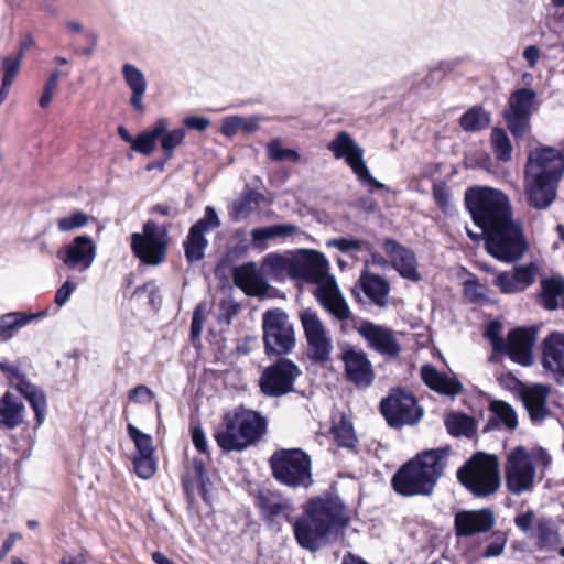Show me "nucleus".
I'll use <instances>...</instances> for the list:
<instances>
[{
	"label": "nucleus",
	"mask_w": 564,
	"mask_h": 564,
	"mask_svg": "<svg viewBox=\"0 0 564 564\" xmlns=\"http://www.w3.org/2000/svg\"><path fill=\"white\" fill-rule=\"evenodd\" d=\"M495 525V514L488 508L462 510L455 514L454 529L457 536H471L489 532Z\"/></svg>",
	"instance_id": "393cba45"
},
{
	"label": "nucleus",
	"mask_w": 564,
	"mask_h": 564,
	"mask_svg": "<svg viewBox=\"0 0 564 564\" xmlns=\"http://www.w3.org/2000/svg\"><path fill=\"white\" fill-rule=\"evenodd\" d=\"M268 155L272 161H292L296 162L300 158L299 153L292 149H283L278 140L268 144Z\"/></svg>",
	"instance_id": "bf43d9fd"
},
{
	"label": "nucleus",
	"mask_w": 564,
	"mask_h": 564,
	"mask_svg": "<svg viewBox=\"0 0 564 564\" xmlns=\"http://www.w3.org/2000/svg\"><path fill=\"white\" fill-rule=\"evenodd\" d=\"M459 124L464 131L476 132L481 131L490 124V113L484 108H468L460 117Z\"/></svg>",
	"instance_id": "a18cd8bd"
},
{
	"label": "nucleus",
	"mask_w": 564,
	"mask_h": 564,
	"mask_svg": "<svg viewBox=\"0 0 564 564\" xmlns=\"http://www.w3.org/2000/svg\"><path fill=\"white\" fill-rule=\"evenodd\" d=\"M507 543L506 534L501 531H496L491 535V540L482 552V557H495L502 553Z\"/></svg>",
	"instance_id": "052dcab7"
},
{
	"label": "nucleus",
	"mask_w": 564,
	"mask_h": 564,
	"mask_svg": "<svg viewBox=\"0 0 564 564\" xmlns=\"http://www.w3.org/2000/svg\"><path fill=\"white\" fill-rule=\"evenodd\" d=\"M268 431V420L259 411L239 405L227 411L214 432L218 447L225 452H242L259 443Z\"/></svg>",
	"instance_id": "20e7f679"
},
{
	"label": "nucleus",
	"mask_w": 564,
	"mask_h": 564,
	"mask_svg": "<svg viewBox=\"0 0 564 564\" xmlns=\"http://www.w3.org/2000/svg\"><path fill=\"white\" fill-rule=\"evenodd\" d=\"M490 143L496 159L500 162H508L512 156V144L507 132L502 128H494L490 135Z\"/></svg>",
	"instance_id": "09e8293b"
},
{
	"label": "nucleus",
	"mask_w": 564,
	"mask_h": 564,
	"mask_svg": "<svg viewBox=\"0 0 564 564\" xmlns=\"http://www.w3.org/2000/svg\"><path fill=\"white\" fill-rule=\"evenodd\" d=\"M550 392L551 387L547 384H534L522 391V402L532 422L541 423L550 415L547 408Z\"/></svg>",
	"instance_id": "c85d7f7f"
},
{
	"label": "nucleus",
	"mask_w": 564,
	"mask_h": 564,
	"mask_svg": "<svg viewBox=\"0 0 564 564\" xmlns=\"http://www.w3.org/2000/svg\"><path fill=\"white\" fill-rule=\"evenodd\" d=\"M127 430L137 448L134 455L154 454L152 437L149 434L141 432L132 424H128Z\"/></svg>",
	"instance_id": "5fc2aeb1"
},
{
	"label": "nucleus",
	"mask_w": 564,
	"mask_h": 564,
	"mask_svg": "<svg viewBox=\"0 0 564 564\" xmlns=\"http://www.w3.org/2000/svg\"><path fill=\"white\" fill-rule=\"evenodd\" d=\"M36 318L35 314H26L23 312H11L0 316V339L10 340L15 333L29 325Z\"/></svg>",
	"instance_id": "c03bdc74"
},
{
	"label": "nucleus",
	"mask_w": 564,
	"mask_h": 564,
	"mask_svg": "<svg viewBox=\"0 0 564 564\" xmlns=\"http://www.w3.org/2000/svg\"><path fill=\"white\" fill-rule=\"evenodd\" d=\"M357 178L365 185L369 186V192L373 193L375 191L382 189L384 185L379 182L377 178H375L369 169L367 167L366 163H362L357 170L354 171Z\"/></svg>",
	"instance_id": "0e129e2a"
},
{
	"label": "nucleus",
	"mask_w": 564,
	"mask_h": 564,
	"mask_svg": "<svg viewBox=\"0 0 564 564\" xmlns=\"http://www.w3.org/2000/svg\"><path fill=\"white\" fill-rule=\"evenodd\" d=\"M383 250L390 258L392 267L402 278L411 281L420 280L421 276L417 272L416 257L411 249L402 246L392 238H386L383 241Z\"/></svg>",
	"instance_id": "a878e982"
},
{
	"label": "nucleus",
	"mask_w": 564,
	"mask_h": 564,
	"mask_svg": "<svg viewBox=\"0 0 564 564\" xmlns=\"http://www.w3.org/2000/svg\"><path fill=\"white\" fill-rule=\"evenodd\" d=\"M364 293L378 306L387 305V296L390 291L389 283L380 275L364 272L360 276Z\"/></svg>",
	"instance_id": "4c0bfd02"
},
{
	"label": "nucleus",
	"mask_w": 564,
	"mask_h": 564,
	"mask_svg": "<svg viewBox=\"0 0 564 564\" xmlns=\"http://www.w3.org/2000/svg\"><path fill=\"white\" fill-rule=\"evenodd\" d=\"M451 447L424 449L392 476L393 490L403 497L430 496L447 467Z\"/></svg>",
	"instance_id": "f03ea898"
},
{
	"label": "nucleus",
	"mask_w": 564,
	"mask_h": 564,
	"mask_svg": "<svg viewBox=\"0 0 564 564\" xmlns=\"http://www.w3.org/2000/svg\"><path fill=\"white\" fill-rule=\"evenodd\" d=\"M536 544L539 549H552L560 543V534L551 519H539L535 525Z\"/></svg>",
	"instance_id": "49530a36"
},
{
	"label": "nucleus",
	"mask_w": 564,
	"mask_h": 564,
	"mask_svg": "<svg viewBox=\"0 0 564 564\" xmlns=\"http://www.w3.org/2000/svg\"><path fill=\"white\" fill-rule=\"evenodd\" d=\"M340 360L344 364V376L348 382L358 389H367L373 383L376 373L364 350L347 347L343 350Z\"/></svg>",
	"instance_id": "aec40b11"
},
{
	"label": "nucleus",
	"mask_w": 564,
	"mask_h": 564,
	"mask_svg": "<svg viewBox=\"0 0 564 564\" xmlns=\"http://www.w3.org/2000/svg\"><path fill=\"white\" fill-rule=\"evenodd\" d=\"M541 365L556 383L564 380V333L552 332L542 341Z\"/></svg>",
	"instance_id": "5701e85b"
},
{
	"label": "nucleus",
	"mask_w": 564,
	"mask_h": 564,
	"mask_svg": "<svg viewBox=\"0 0 564 564\" xmlns=\"http://www.w3.org/2000/svg\"><path fill=\"white\" fill-rule=\"evenodd\" d=\"M254 506L258 508L261 519L270 528L280 529L281 520L291 521L294 508L289 499L278 490H259L254 497Z\"/></svg>",
	"instance_id": "a211bd4d"
},
{
	"label": "nucleus",
	"mask_w": 564,
	"mask_h": 564,
	"mask_svg": "<svg viewBox=\"0 0 564 564\" xmlns=\"http://www.w3.org/2000/svg\"><path fill=\"white\" fill-rule=\"evenodd\" d=\"M272 477L290 488H308L313 484L312 460L301 448H279L269 458Z\"/></svg>",
	"instance_id": "0eeeda50"
},
{
	"label": "nucleus",
	"mask_w": 564,
	"mask_h": 564,
	"mask_svg": "<svg viewBox=\"0 0 564 564\" xmlns=\"http://www.w3.org/2000/svg\"><path fill=\"white\" fill-rule=\"evenodd\" d=\"M314 295L336 319L345 322L351 318L350 308L334 280L321 284Z\"/></svg>",
	"instance_id": "bb28decb"
},
{
	"label": "nucleus",
	"mask_w": 564,
	"mask_h": 564,
	"mask_svg": "<svg viewBox=\"0 0 564 564\" xmlns=\"http://www.w3.org/2000/svg\"><path fill=\"white\" fill-rule=\"evenodd\" d=\"M380 412L389 426L394 429L413 425L423 415V410L414 394L404 388L391 389L388 397L380 402Z\"/></svg>",
	"instance_id": "9b49d317"
},
{
	"label": "nucleus",
	"mask_w": 564,
	"mask_h": 564,
	"mask_svg": "<svg viewBox=\"0 0 564 564\" xmlns=\"http://www.w3.org/2000/svg\"><path fill=\"white\" fill-rule=\"evenodd\" d=\"M364 241L356 238H336L327 242L328 246L337 248L341 252L361 250Z\"/></svg>",
	"instance_id": "338daca9"
},
{
	"label": "nucleus",
	"mask_w": 564,
	"mask_h": 564,
	"mask_svg": "<svg viewBox=\"0 0 564 564\" xmlns=\"http://www.w3.org/2000/svg\"><path fill=\"white\" fill-rule=\"evenodd\" d=\"M232 280L235 285L248 296L262 295L269 286L254 262L234 267Z\"/></svg>",
	"instance_id": "cd10ccee"
},
{
	"label": "nucleus",
	"mask_w": 564,
	"mask_h": 564,
	"mask_svg": "<svg viewBox=\"0 0 564 564\" xmlns=\"http://www.w3.org/2000/svg\"><path fill=\"white\" fill-rule=\"evenodd\" d=\"M296 227L291 224H279L272 225L268 227L254 228L251 231L252 242L256 246H260L264 243L269 239H274L276 237H285L295 232Z\"/></svg>",
	"instance_id": "de8ad7c7"
},
{
	"label": "nucleus",
	"mask_w": 564,
	"mask_h": 564,
	"mask_svg": "<svg viewBox=\"0 0 564 564\" xmlns=\"http://www.w3.org/2000/svg\"><path fill=\"white\" fill-rule=\"evenodd\" d=\"M462 63L463 58L460 57L438 62L430 69L429 74L424 78L426 87H432L433 85L442 82L446 74L453 72Z\"/></svg>",
	"instance_id": "603ef678"
},
{
	"label": "nucleus",
	"mask_w": 564,
	"mask_h": 564,
	"mask_svg": "<svg viewBox=\"0 0 564 564\" xmlns=\"http://www.w3.org/2000/svg\"><path fill=\"white\" fill-rule=\"evenodd\" d=\"M535 99L536 94L534 90L520 88L511 94L508 106H533Z\"/></svg>",
	"instance_id": "e2e57ef3"
},
{
	"label": "nucleus",
	"mask_w": 564,
	"mask_h": 564,
	"mask_svg": "<svg viewBox=\"0 0 564 564\" xmlns=\"http://www.w3.org/2000/svg\"><path fill=\"white\" fill-rule=\"evenodd\" d=\"M167 122L164 119L158 120L150 130L138 133L134 137L131 150L145 156L151 155L156 148L159 138L165 132Z\"/></svg>",
	"instance_id": "ea45409f"
},
{
	"label": "nucleus",
	"mask_w": 564,
	"mask_h": 564,
	"mask_svg": "<svg viewBox=\"0 0 564 564\" xmlns=\"http://www.w3.org/2000/svg\"><path fill=\"white\" fill-rule=\"evenodd\" d=\"M186 137V131L184 128H176L167 131L159 138L162 149V154L165 155L166 159H172L174 156V151L177 147H180Z\"/></svg>",
	"instance_id": "3c124183"
},
{
	"label": "nucleus",
	"mask_w": 564,
	"mask_h": 564,
	"mask_svg": "<svg viewBox=\"0 0 564 564\" xmlns=\"http://www.w3.org/2000/svg\"><path fill=\"white\" fill-rule=\"evenodd\" d=\"M507 489L513 495L532 491L535 480V466L523 446H518L507 457L505 465Z\"/></svg>",
	"instance_id": "4468645a"
},
{
	"label": "nucleus",
	"mask_w": 564,
	"mask_h": 564,
	"mask_svg": "<svg viewBox=\"0 0 564 564\" xmlns=\"http://www.w3.org/2000/svg\"><path fill=\"white\" fill-rule=\"evenodd\" d=\"M59 259L68 269L87 270L96 257V246L87 235L75 237L72 242L58 252Z\"/></svg>",
	"instance_id": "b1692460"
},
{
	"label": "nucleus",
	"mask_w": 564,
	"mask_h": 564,
	"mask_svg": "<svg viewBox=\"0 0 564 564\" xmlns=\"http://www.w3.org/2000/svg\"><path fill=\"white\" fill-rule=\"evenodd\" d=\"M432 195L435 205L443 214H447L451 208V192L447 184L443 181L434 182L432 186Z\"/></svg>",
	"instance_id": "4d7b16f0"
},
{
	"label": "nucleus",
	"mask_w": 564,
	"mask_h": 564,
	"mask_svg": "<svg viewBox=\"0 0 564 564\" xmlns=\"http://www.w3.org/2000/svg\"><path fill=\"white\" fill-rule=\"evenodd\" d=\"M10 386L14 388L31 405L35 413L36 423L40 425L46 417L47 402L44 391L33 384L25 375L19 380H10Z\"/></svg>",
	"instance_id": "2f4dec72"
},
{
	"label": "nucleus",
	"mask_w": 564,
	"mask_h": 564,
	"mask_svg": "<svg viewBox=\"0 0 564 564\" xmlns=\"http://www.w3.org/2000/svg\"><path fill=\"white\" fill-rule=\"evenodd\" d=\"M134 473L142 479L151 478L156 471V460L153 454L133 456Z\"/></svg>",
	"instance_id": "864d4df0"
},
{
	"label": "nucleus",
	"mask_w": 564,
	"mask_h": 564,
	"mask_svg": "<svg viewBox=\"0 0 564 564\" xmlns=\"http://www.w3.org/2000/svg\"><path fill=\"white\" fill-rule=\"evenodd\" d=\"M491 416L482 429V433H488L502 424L508 430H514L518 425V416L513 408L506 401H492L489 405Z\"/></svg>",
	"instance_id": "72a5a7b5"
},
{
	"label": "nucleus",
	"mask_w": 564,
	"mask_h": 564,
	"mask_svg": "<svg viewBox=\"0 0 564 564\" xmlns=\"http://www.w3.org/2000/svg\"><path fill=\"white\" fill-rule=\"evenodd\" d=\"M328 261L316 250H299L293 254L291 279L321 284L328 274Z\"/></svg>",
	"instance_id": "6ab92c4d"
},
{
	"label": "nucleus",
	"mask_w": 564,
	"mask_h": 564,
	"mask_svg": "<svg viewBox=\"0 0 564 564\" xmlns=\"http://www.w3.org/2000/svg\"><path fill=\"white\" fill-rule=\"evenodd\" d=\"M301 375V369L293 360L279 357L263 369L259 379L260 391L270 398L289 394L294 391V383Z\"/></svg>",
	"instance_id": "f8f14e48"
},
{
	"label": "nucleus",
	"mask_w": 564,
	"mask_h": 564,
	"mask_svg": "<svg viewBox=\"0 0 564 564\" xmlns=\"http://www.w3.org/2000/svg\"><path fill=\"white\" fill-rule=\"evenodd\" d=\"M541 274L540 265L531 261L524 264L513 265L511 271H501L492 280L502 294H517L531 288Z\"/></svg>",
	"instance_id": "dca6fc26"
},
{
	"label": "nucleus",
	"mask_w": 564,
	"mask_h": 564,
	"mask_svg": "<svg viewBox=\"0 0 564 564\" xmlns=\"http://www.w3.org/2000/svg\"><path fill=\"white\" fill-rule=\"evenodd\" d=\"M444 425L453 437L464 436L471 440L477 435V421L464 412H449L444 417Z\"/></svg>",
	"instance_id": "c9c22d12"
},
{
	"label": "nucleus",
	"mask_w": 564,
	"mask_h": 564,
	"mask_svg": "<svg viewBox=\"0 0 564 564\" xmlns=\"http://www.w3.org/2000/svg\"><path fill=\"white\" fill-rule=\"evenodd\" d=\"M24 411L19 398L7 391L0 399V426L8 430L18 427L23 422Z\"/></svg>",
	"instance_id": "f704fd0d"
},
{
	"label": "nucleus",
	"mask_w": 564,
	"mask_h": 564,
	"mask_svg": "<svg viewBox=\"0 0 564 564\" xmlns=\"http://www.w3.org/2000/svg\"><path fill=\"white\" fill-rule=\"evenodd\" d=\"M89 216L84 212H75L69 216L59 218L57 220V228L62 232L73 231L79 229L88 224Z\"/></svg>",
	"instance_id": "13d9d810"
},
{
	"label": "nucleus",
	"mask_w": 564,
	"mask_h": 564,
	"mask_svg": "<svg viewBox=\"0 0 564 564\" xmlns=\"http://www.w3.org/2000/svg\"><path fill=\"white\" fill-rule=\"evenodd\" d=\"M220 226L219 217L212 206L205 208L204 217L198 219L188 230L183 241L186 261L191 264L202 261L205 258V250L208 240L205 234Z\"/></svg>",
	"instance_id": "2eb2a0df"
},
{
	"label": "nucleus",
	"mask_w": 564,
	"mask_h": 564,
	"mask_svg": "<svg viewBox=\"0 0 564 564\" xmlns=\"http://www.w3.org/2000/svg\"><path fill=\"white\" fill-rule=\"evenodd\" d=\"M349 522L346 506L339 499L314 497L306 502L302 516L295 520L293 532L302 547L315 551L319 541L343 531Z\"/></svg>",
	"instance_id": "f257e3e1"
},
{
	"label": "nucleus",
	"mask_w": 564,
	"mask_h": 564,
	"mask_svg": "<svg viewBox=\"0 0 564 564\" xmlns=\"http://www.w3.org/2000/svg\"><path fill=\"white\" fill-rule=\"evenodd\" d=\"M458 481L475 497H488L500 487L498 458L482 452L475 453L457 470Z\"/></svg>",
	"instance_id": "423d86ee"
},
{
	"label": "nucleus",
	"mask_w": 564,
	"mask_h": 564,
	"mask_svg": "<svg viewBox=\"0 0 564 564\" xmlns=\"http://www.w3.org/2000/svg\"><path fill=\"white\" fill-rule=\"evenodd\" d=\"M421 379L431 390L440 394L454 397L463 390V384L458 379L438 371L431 364L422 366Z\"/></svg>",
	"instance_id": "7c9ffc66"
},
{
	"label": "nucleus",
	"mask_w": 564,
	"mask_h": 564,
	"mask_svg": "<svg viewBox=\"0 0 564 564\" xmlns=\"http://www.w3.org/2000/svg\"><path fill=\"white\" fill-rule=\"evenodd\" d=\"M263 346L268 357H283L295 347V332L289 315L281 308L268 310L262 315Z\"/></svg>",
	"instance_id": "1a4fd4ad"
},
{
	"label": "nucleus",
	"mask_w": 564,
	"mask_h": 564,
	"mask_svg": "<svg viewBox=\"0 0 564 564\" xmlns=\"http://www.w3.org/2000/svg\"><path fill=\"white\" fill-rule=\"evenodd\" d=\"M541 274L540 265L531 261L524 264L513 265L511 271H501L492 280L502 294H517L531 288Z\"/></svg>",
	"instance_id": "f3484780"
},
{
	"label": "nucleus",
	"mask_w": 564,
	"mask_h": 564,
	"mask_svg": "<svg viewBox=\"0 0 564 564\" xmlns=\"http://www.w3.org/2000/svg\"><path fill=\"white\" fill-rule=\"evenodd\" d=\"M169 242L167 228L153 220L143 224L142 232L131 235V250L145 265L155 267L164 262Z\"/></svg>",
	"instance_id": "9d476101"
},
{
	"label": "nucleus",
	"mask_w": 564,
	"mask_h": 564,
	"mask_svg": "<svg viewBox=\"0 0 564 564\" xmlns=\"http://www.w3.org/2000/svg\"><path fill=\"white\" fill-rule=\"evenodd\" d=\"M22 58L17 55H7L1 59L2 82L12 86L21 66Z\"/></svg>",
	"instance_id": "6e6d98bb"
},
{
	"label": "nucleus",
	"mask_w": 564,
	"mask_h": 564,
	"mask_svg": "<svg viewBox=\"0 0 564 564\" xmlns=\"http://www.w3.org/2000/svg\"><path fill=\"white\" fill-rule=\"evenodd\" d=\"M482 285L479 284L477 278L474 275L464 283V290L466 295L473 303H479L485 300V294L481 291Z\"/></svg>",
	"instance_id": "69168bd1"
},
{
	"label": "nucleus",
	"mask_w": 564,
	"mask_h": 564,
	"mask_svg": "<svg viewBox=\"0 0 564 564\" xmlns=\"http://www.w3.org/2000/svg\"><path fill=\"white\" fill-rule=\"evenodd\" d=\"M292 264L293 256L285 257L276 252L267 254L262 262L263 268L273 275L286 273L291 276Z\"/></svg>",
	"instance_id": "8fccbe9b"
},
{
	"label": "nucleus",
	"mask_w": 564,
	"mask_h": 564,
	"mask_svg": "<svg viewBox=\"0 0 564 564\" xmlns=\"http://www.w3.org/2000/svg\"><path fill=\"white\" fill-rule=\"evenodd\" d=\"M486 251L498 261L513 263L528 250L522 226L513 217L482 232Z\"/></svg>",
	"instance_id": "6e6552de"
},
{
	"label": "nucleus",
	"mask_w": 564,
	"mask_h": 564,
	"mask_svg": "<svg viewBox=\"0 0 564 564\" xmlns=\"http://www.w3.org/2000/svg\"><path fill=\"white\" fill-rule=\"evenodd\" d=\"M122 76L131 90V106H142L143 96L148 87L144 74L137 66L126 63L122 66Z\"/></svg>",
	"instance_id": "58836bf2"
},
{
	"label": "nucleus",
	"mask_w": 564,
	"mask_h": 564,
	"mask_svg": "<svg viewBox=\"0 0 564 564\" xmlns=\"http://www.w3.org/2000/svg\"><path fill=\"white\" fill-rule=\"evenodd\" d=\"M531 108H506L503 118L514 139H522L530 130Z\"/></svg>",
	"instance_id": "79ce46f5"
},
{
	"label": "nucleus",
	"mask_w": 564,
	"mask_h": 564,
	"mask_svg": "<svg viewBox=\"0 0 564 564\" xmlns=\"http://www.w3.org/2000/svg\"><path fill=\"white\" fill-rule=\"evenodd\" d=\"M354 328L367 341L368 347L380 355L397 357L401 352V345L393 330L370 321H361Z\"/></svg>",
	"instance_id": "4be33fe9"
},
{
	"label": "nucleus",
	"mask_w": 564,
	"mask_h": 564,
	"mask_svg": "<svg viewBox=\"0 0 564 564\" xmlns=\"http://www.w3.org/2000/svg\"><path fill=\"white\" fill-rule=\"evenodd\" d=\"M327 148L336 159H344L352 172L365 163L364 150L346 131L338 132Z\"/></svg>",
	"instance_id": "c756f323"
},
{
	"label": "nucleus",
	"mask_w": 564,
	"mask_h": 564,
	"mask_svg": "<svg viewBox=\"0 0 564 564\" xmlns=\"http://www.w3.org/2000/svg\"><path fill=\"white\" fill-rule=\"evenodd\" d=\"M465 206L482 232L513 217L509 197L500 189L474 186L465 192Z\"/></svg>",
	"instance_id": "39448f33"
},
{
	"label": "nucleus",
	"mask_w": 564,
	"mask_h": 564,
	"mask_svg": "<svg viewBox=\"0 0 564 564\" xmlns=\"http://www.w3.org/2000/svg\"><path fill=\"white\" fill-rule=\"evenodd\" d=\"M563 172L564 158L557 149L545 147L529 153L524 184L531 207L545 209L554 202Z\"/></svg>",
	"instance_id": "7ed1b4c3"
},
{
	"label": "nucleus",
	"mask_w": 564,
	"mask_h": 564,
	"mask_svg": "<svg viewBox=\"0 0 564 564\" xmlns=\"http://www.w3.org/2000/svg\"><path fill=\"white\" fill-rule=\"evenodd\" d=\"M307 343V356L314 364L325 365L332 360L333 341L317 313L311 308L299 314Z\"/></svg>",
	"instance_id": "ddd939ff"
},
{
	"label": "nucleus",
	"mask_w": 564,
	"mask_h": 564,
	"mask_svg": "<svg viewBox=\"0 0 564 564\" xmlns=\"http://www.w3.org/2000/svg\"><path fill=\"white\" fill-rule=\"evenodd\" d=\"M182 488L189 503L194 501V488L198 487L199 494L205 501H208L207 476L205 465L200 460H194L193 477L184 476L182 478Z\"/></svg>",
	"instance_id": "a19ab883"
},
{
	"label": "nucleus",
	"mask_w": 564,
	"mask_h": 564,
	"mask_svg": "<svg viewBox=\"0 0 564 564\" xmlns=\"http://www.w3.org/2000/svg\"><path fill=\"white\" fill-rule=\"evenodd\" d=\"M501 324L498 321H491L485 332V336L490 340L492 349L496 352H501L506 339L501 336Z\"/></svg>",
	"instance_id": "680f3d73"
},
{
	"label": "nucleus",
	"mask_w": 564,
	"mask_h": 564,
	"mask_svg": "<svg viewBox=\"0 0 564 564\" xmlns=\"http://www.w3.org/2000/svg\"><path fill=\"white\" fill-rule=\"evenodd\" d=\"M539 297L540 303L547 311L557 310L560 300L564 308V278L561 275H552L541 279Z\"/></svg>",
	"instance_id": "473e14b6"
},
{
	"label": "nucleus",
	"mask_w": 564,
	"mask_h": 564,
	"mask_svg": "<svg viewBox=\"0 0 564 564\" xmlns=\"http://www.w3.org/2000/svg\"><path fill=\"white\" fill-rule=\"evenodd\" d=\"M330 434L334 443L338 447L347 448L352 453H358V438L355 434L352 423L346 417H341L330 427Z\"/></svg>",
	"instance_id": "37998d69"
},
{
	"label": "nucleus",
	"mask_w": 564,
	"mask_h": 564,
	"mask_svg": "<svg viewBox=\"0 0 564 564\" xmlns=\"http://www.w3.org/2000/svg\"><path fill=\"white\" fill-rule=\"evenodd\" d=\"M536 340L535 327H514L509 330L500 354L507 355L513 362L528 367L533 362V346Z\"/></svg>",
	"instance_id": "412c9836"
},
{
	"label": "nucleus",
	"mask_w": 564,
	"mask_h": 564,
	"mask_svg": "<svg viewBox=\"0 0 564 564\" xmlns=\"http://www.w3.org/2000/svg\"><path fill=\"white\" fill-rule=\"evenodd\" d=\"M263 194L256 189L248 188L243 191L240 197L229 207V217L232 221L247 219L263 200Z\"/></svg>",
	"instance_id": "e433bc0d"
},
{
	"label": "nucleus",
	"mask_w": 564,
	"mask_h": 564,
	"mask_svg": "<svg viewBox=\"0 0 564 564\" xmlns=\"http://www.w3.org/2000/svg\"><path fill=\"white\" fill-rule=\"evenodd\" d=\"M154 398V392L144 384H139L129 391V400L135 403H150Z\"/></svg>",
	"instance_id": "774afa93"
}]
</instances>
